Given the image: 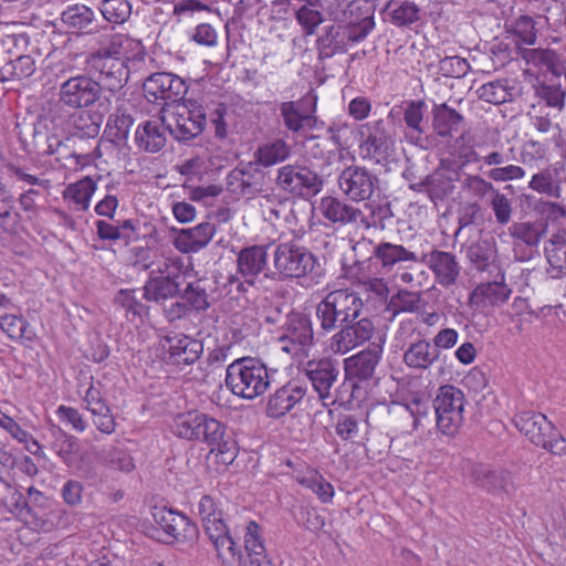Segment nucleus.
I'll return each instance as SVG.
<instances>
[{
	"mask_svg": "<svg viewBox=\"0 0 566 566\" xmlns=\"http://www.w3.org/2000/svg\"><path fill=\"white\" fill-rule=\"evenodd\" d=\"M272 274L268 277L279 280H298L308 275H318L319 264L315 255L305 247L295 242L279 243L273 252Z\"/></svg>",
	"mask_w": 566,
	"mask_h": 566,
	"instance_id": "7ed1b4c3",
	"label": "nucleus"
},
{
	"mask_svg": "<svg viewBox=\"0 0 566 566\" xmlns=\"http://www.w3.org/2000/svg\"><path fill=\"white\" fill-rule=\"evenodd\" d=\"M163 346L168 353V361L177 366L192 365L203 352L201 340L184 334L166 336Z\"/></svg>",
	"mask_w": 566,
	"mask_h": 566,
	"instance_id": "412c9836",
	"label": "nucleus"
},
{
	"mask_svg": "<svg viewBox=\"0 0 566 566\" xmlns=\"http://www.w3.org/2000/svg\"><path fill=\"white\" fill-rule=\"evenodd\" d=\"M314 332L308 315L292 312L287 315L285 333L280 338L282 350L296 354L298 350L313 344Z\"/></svg>",
	"mask_w": 566,
	"mask_h": 566,
	"instance_id": "f3484780",
	"label": "nucleus"
},
{
	"mask_svg": "<svg viewBox=\"0 0 566 566\" xmlns=\"http://www.w3.org/2000/svg\"><path fill=\"white\" fill-rule=\"evenodd\" d=\"M377 178L367 168L348 166L338 176V187L350 200H368L376 187Z\"/></svg>",
	"mask_w": 566,
	"mask_h": 566,
	"instance_id": "4468645a",
	"label": "nucleus"
},
{
	"mask_svg": "<svg viewBox=\"0 0 566 566\" xmlns=\"http://www.w3.org/2000/svg\"><path fill=\"white\" fill-rule=\"evenodd\" d=\"M512 289L505 283V275L499 273L493 281L481 282L469 295V306L489 313L505 304L511 297Z\"/></svg>",
	"mask_w": 566,
	"mask_h": 566,
	"instance_id": "f8f14e48",
	"label": "nucleus"
},
{
	"mask_svg": "<svg viewBox=\"0 0 566 566\" xmlns=\"http://www.w3.org/2000/svg\"><path fill=\"white\" fill-rule=\"evenodd\" d=\"M90 63L99 72V83L111 93L122 90L128 81L129 70L125 62L117 59L91 56Z\"/></svg>",
	"mask_w": 566,
	"mask_h": 566,
	"instance_id": "b1692460",
	"label": "nucleus"
},
{
	"mask_svg": "<svg viewBox=\"0 0 566 566\" xmlns=\"http://www.w3.org/2000/svg\"><path fill=\"white\" fill-rule=\"evenodd\" d=\"M155 524L163 531L165 537L159 536V531L154 530L149 536L161 542L170 543L172 541H184L196 533V527L182 514L167 509L155 507L153 512Z\"/></svg>",
	"mask_w": 566,
	"mask_h": 566,
	"instance_id": "ddd939ff",
	"label": "nucleus"
},
{
	"mask_svg": "<svg viewBox=\"0 0 566 566\" xmlns=\"http://www.w3.org/2000/svg\"><path fill=\"white\" fill-rule=\"evenodd\" d=\"M522 59L527 65L538 69L543 72H549L555 76L566 74V69L556 54L549 49H525L521 52Z\"/></svg>",
	"mask_w": 566,
	"mask_h": 566,
	"instance_id": "4c0bfd02",
	"label": "nucleus"
},
{
	"mask_svg": "<svg viewBox=\"0 0 566 566\" xmlns=\"http://www.w3.org/2000/svg\"><path fill=\"white\" fill-rule=\"evenodd\" d=\"M226 385L234 396L252 400L269 389L268 368L256 358H238L227 368Z\"/></svg>",
	"mask_w": 566,
	"mask_h": 566,
	"instance_id": "f257e3e1",
	"label": "nucleus"
},
{
	"mask_svg": "<svg viewBox=\"0 0 566 566\" xmlns=\"http://www.w3.org/2000/svg\"><path fill=\"white\" fill-rule=\"evenodd\" d=\"M480 99L490 104H503L511 97L510 90L505 81L496 80L483 84L476 90Z\"/></svg>",
	"mask_w": 566,
	"mask_h": 566,
	"instance_id": "4d7b16f0",
	"label": "nucleus"
},
{
	"mask_svg": "<svg viewBox=\"0 0 566 566\" xmlns=\"http://www.w3.org/2000/svg\"><path fill=\"white\" fill-rule=\"evenodd\" d=\"M300 484L311 490L323 503H328L334 496V486L318 473H311L298 480Z\"/></svg>",
	"mask_w": 566,
	"mask_h": 566,
	"instance_id": "680f3d73",
	"label": "nucleus"
},
{
	"mask_svg": "<svg viewBox=\"0 0 566 566\" xmlns=\"http://www.w3.org/2000/svg\"><path fill=\"white\" fill-rule=\"evenodd\" d=\"M133 124L130 115L116 113L108 117L104 133L113 144L120 145L127 140Z\"/></svg>",
	"mask_w": 566,
	"mask_h": 566,
	"instance_id": "09e8293b",
	"label": "nucleus"
},
{
	"mask_svg": "<svg viewBox=\"0 0 566 566\" xmlns=\"http://www.w3.org/2000/svg\"><path fill=\"white\" fill-rule=\"evenodd\" d=\"M291 146L283 139H275L261 145L254 153V163L261 167H272L289 159Z\"/></svg>",
	"mask_w": 566,
	"mask_h": 566,
	"instance_id": "a19ab883",
	"label": "nucleus"
},
{
	"mask_svg": "<svg viewBox=\"0 0 566 566\" xmlns=\"http://www.w3.org/2000/svg\"><path fill=\"white\" fill-rule=\"evenodd\" d=\"M199 419H201V412L198 411L179 413L174 418L171 430L179 438L196 440L198 438Z\"/></svg>",
	"mask_w": 566,
	"mask_h": 566,
	"instance_id": "864d4df0",
	"label": "nucleus"
},
{
	"mask_svg": "<svg viewBox=\"0 0 566 566\" xmlns=\"http://www.w3.org/2000/svg\"><path fill=\"white\" fill-rule=\"evenodd\" d=\"M209 447L211 448L210 452L216 453V457L219 458V461L223 464L232 463L237 457V443L227 434L226 430L221 439L217 441V443H211Z\"/></svg>",
	"mask_w": 566,
	"mask_h": 566,
	"instance_id": "338daca9",
	"label": "nucleus"
},
{
	"mask_svg": "<svg viewBox=\"0 0 566 566\" xmlns=\"http://www.w3.org/2000/svg\"><path fill=\"white\" fill-rule=\"evenodd\" d=\"M167 127L163 120H146L139 125L135 133L138 147L148 153H157L166 145Z\"/></svg>",
	"mask_w": 566,
	"mask_h": 566,
	"instance_id": "f704fd0d",
	"label": "nucleus"
},
{
	"mask_svg": "<svg viewBox=\"0 0 566 566\" xmlns=\"http://www.w3.org/2000/svg\"><path fill=\"white\" fill-rule=\"evenodd\" d=\"M268 266V248L254 244L240 250L237 255V272L242 279L253 285L258 276Z\"/></svg>",
	"mask_w": 566,
	"mask_h": 566,
	"instance_id": "a878e982",
	"label": "nucleus"
},
{
	"mask_svg": "<svg viewBox=\"0 0 566 566\" xmlns=\"http://www.w3.org/2000/svg\"><path fill=\"white\" fill-rule=\"evenodd\" d=\"M161 114L168 132L178 140H189L198 136L206 123V114L201 107L189 108L178 103L164 107Z\"/></svg>",
	"mask_w": 566,
	"mask_h": 566,
	"instance_id": "0eeeda50",
	"label": "nucleus"
},
{
	"mask_svg": "<svg viewBox=\"0 0 566 566\" xmlns=\"http://www.w3.org/2000/svg\"><path fill=\"white\" fill-rule=\"evenodd\" d=\"M206 534L213 544L217 555L221 559H241V553L229 533L222 515L202 523Z\"/></svg>",
	"mask_w": 566,
	"mask_h": 566,
	"instance_id": "bb28decb",
	"label": "nucleus"
},
{
	"mask_svg": "<svg viewBox=\"0 0 566 566\" xmlns=\"http://www.w3.org/2000/svg\"><path fill=\"white\" fill-rule=\"evenodd\" d=\"M559 113L552 112L543 105H532L528 116L532 125L541 134H548L554 130H559L557 117Z\"/></svg>",
	"mask_w": 566,
	"mask_h": 566,
	"instance_id": "5fc2aeb1",
	"label": "nucleus"
},
{
	"mask_svg": "<svg viewBox=\"0 0 566 566\" xmlns=\"http://www.w3.org/2000/svg\"><path fill=\"white\" fill-rule=\"evenodd\" d=\"M51 432L54 437V441L52 442L54 453L70 469H81L82 455L80 453L77 438L55 426L52 427Z\"/></svg>",
	"mask_w": 566,
	"mask_h": 566,
	"instance_id": "2f4dec72",
	"label": "nucleus"
},
{
	"mask_svg": "<svg viewBox=\"0 0 566 566\" xmlns=\"http://www.w3.org/2000/svg\"><path fill=\"white\" fill-rule=\"evenodd\" d=\"M514 426L532 443L555 455L566 454V439L556 430L547 417L531 410L521 411L513 418Z\"/></svg>",
	"mask_w": 566,
	"mask_h": 566,
	"instance_id": "20e7f679",
	"label": "nucleus"
},
{
	"mask_svg": "<svg viewBox=\"0 0 566 566\" xmlns=\"http://www.w3.org/2000/svg\"><path fill=\"white\" fill-rule=\"evenodd\" d=\"M176 277H151L144 286V296L148 301L160 302L174 297L179 291Z\"/></svg>",
	"mask_w": 566,
	"mask_h": 566,
	"instance_id": "a18cd8bd",
	"label": "nucleus"
},
{
	"mask_svg": "<svg viewBox=\"0 0 566 566\" xmlns=\"http://www.w3.org/2000/svg\"><path fill=\"white\" fill-rule=\"evenodd\" d=\"M438 429L447 436H454L463 423L464 394L452 385H444L433 400Z\"/></svg>",
	"mask_w": 566,
	"mask_h": 566,
	"instance_id": "423d86ee",
	"label": "nucleus"
},
{
	"mask_svg": "<svg viewBox=\"0 0 566 566\" xmlns=\"http://www.w3.org/2000/svg\"><path fill=\"white\" fill-rule=\"evenodd\" d=\"M507 231L513 239L514 249L518 245L536 249L546 234L547 226L542 221H518L513 222Z\"/></svg>",
	"mask_w": 566,
	"mask_h": 566,
	"instance_id": "c9c22d12",
	"label": "nucleus"
},
{
	"mask_svg": "<svg viewBox=\"0 0 566 566\" xmlns=\"http://www.w3.org/2000/svg\"><path fill=\"white\" fill-rule=\"evenodd\" d=\"M184 268V261L180 256L171 253L156 251L149 263L144 264L145 270L150 274H158V277H177Z\"/></svg>",
	"mask_w": 566,
	"mask_h": 566,
	"instance_id": "79ce46f5",
	"label": "nucleus"
},
{
	"mask_svg": "<svg viewBox=\"0 0 566 566\" xmlns=\"http://www.w3.org/2000/svg\"><path fill=\"white\" fill-rule=\"evenodd\" d=\"M473 476L483 488L507 492L509 476L502 471L479 467L474 470Z\"/></svg>",
	"mask_w": 566,
	"mask_h": 566,
	"instance_id": "052dcab7",
	"label": "nucleus"
},
{
	"mask_svg": "<svg viewBox=\"0 0 566 566\" xmlns=\"http://www.w3.org/2000/svg\"><path fill=\"white\" fill-rule=\"evenodd\" d=\"M284 126L292 133L311 127L316 111V97L306 95L297 101L282 102L279 105Z\"/></svg>",
	"mask_w": 566,
	"mask_h": 566,
	"instance_id": "6ab92c4d",
	"label": "nucleus"
},
{
	"mask_svg": "<svg viewBox=\"0 0 566 566\" xmlns=\"http://www.w3.org/2000/svg\"><path fill=\"white\" fill-rule=\"evenodd\" d=\"M536 105L546 106L552 112L560 114L565 107V93L560 86L542 84L536 88Z\"/></svg>",
	"mask_w": 566,
	"mask_h": 566,
	"instance_id": "6e6d98bb",
	"label": "nucleus"
},
{
	"mask_svg": "<svg viewBox=\"0 0 566 566\" xmlns=\"http://www.w3.org/2000/svg\"><path fill=\"white\" fill-rule=\"evenodd\" d=\"M146 98L151 103H164L167 107L184 99L188 86L172 73L158 72L149 75L143 85Z\"/></svg>",
	"mask_w": 566,
	"mask_h": 566,
	"instance_id": "9b49d317",
	"label": "nucleus"
},
{
	"mask_svg": "<svg viewBox=\"0 0 566 566\" xmlns=\"http://www.w3.org/2000/svg\"><path fill=\"white\" fill-rule=\"evenodd\" d=\"M429 400L415 396L409 403L395 405L390 412L401 422L399 429L402 432H412L418 428L421 419L429 415Z\"/></svg>",
	"mask_w": 566,
	"mask_h": 566,
	"instance_id": "c756f323",
	"label": "nucleus"
},
{
	"mask_svg": "<svg viewBox=\"0 0 566 566\" xmlns=\"http://www.w3.org/2000/svg\"><path fill=\"white\" fill-rule=\"evenodd\" d=\"M276 185L294 196L310 197L322 190L324 180L305 166L285 165L277 170Z\"/></svg>",
	"mask_w": 566,
	"mask_h": 566,
	"instance_id": "9d476101",
	"label": "nucleus"
},
{
	"mask_svg": "<svg viewBox=\"0 0 566 566\" xmlns=\"http://www.w3.org/2000/svg\"><path fill=\"white\" fill-rule=\"evenodd\" d=\"M313 390L317 394L324 407L336 403L334 386L338 379L339 370L335 361L329 358L308 360L302 368Z\"/></svg>",
	"mask_w": 566,
	"mask_h": 566,
	"instance_id": "1a4fd4ad",
	"label": "nucleus"
},
{
	"mask_svg": "<svg viewBox=\"0 0 566 566\" xmlns=\"http://www.w3.org/2000/svg\"><path fill=\"white\" fill-rule=\"evenodd\" d=\"M427 264L436 276V281L443 287L454 285L461 273V265L457 256L450 252L432 250L420 259Z\"/></svg>",
	"mask_w": 566,
	"mask_h": 566,
	"instance_id": "5701e85b",
	"label": "nucleus"
},
{
	"mask_svg": "<svg viewBox=\"0 0 566 566\" xmlns=\"http://www.w3.org/2000/svg\"><path fill=\"white\" fill-rule=\"evenodd\" d=\"M103 115L98 112L81 109L70 118V126L80 137L94 138L98 135Z\"/></svg>",
	"mask_w": 566,
	"mask_h": 566,
	"instance_id": "37998d69",
	"label": "nucleus"
},
{
	"mask_svg": "<svg viewBox=\"0 0 566 566\" xmlns=\"http://www.w3.org/2000/svg\"><path fill=\"white\" fill-rule=\"evenodd\" d=\"M307 392V386L300 379H292L280 387L269 397L266 415L270 418H280L290 412Z\"/></svg>",
	"mask_w": 566,
	"mask_h": 566,
	"instance_id": "aec40b11",
	"label": "nucleus"
},
{
	"mask_svg": "<svg viewBox=\"0 0 566 566\" xmlns=\"http://www.w3.org/2000/svg\"><path fill=\"white\" fill-rule=\"evenodd\" d=\"M91 56L117 59L122 62L143 61L145 50L140 41L125 34L112 35L107 45Z\"/></svg>",
	"mask_w": 566,
	"mask_h": 566,
	"instance_id": "393cba45",
	"label": "nucleus"
},
{
	"mask_svg": "<svg viewBox=\"0 0 566 566\" xmlns=\"http://www.w3.org/2000/svg\"><path fill=\"white\" fill-rule=\"evenodd\" d=\"M319 211L326 220L334 224H360L365 229L371 228L370 221L359 208L337 197H323L319 202Z\"/></svg>",
	"mask_w": 566,
	"mask_h": 566,
	"instance_id": "a211bd4d",
	"label": "nucleus"
},
{
	"mask_svg": "<svg viewBox=\"0 0 566 566\" xmlns=\"http://www.w3.org/2000/svg\"><path fill=\"white\" fill-rule=\"evenodd\" d=\"M426 107L423 101H409L403 108L405 136L412 145L419 147H424L428 142V123L424 118Z\"/></svg>",
	"mask_w": 566,
	"mask_h": 566,
	"instance_id": "cd10ccee",
	"label": "nucleus"
},
{
	"mask_svg": "<svg viewBox=\"0 0 566 566\" xmlns=\"http://www.w3.org/2000/svg\"><path fill=\"white\" fill-rule=\"evenodd\" d=\"M420 303L421 296L419 293L401 290L390 297L386 311L392 317L400 313H415L420 308Z\"/></svg>",
	"mask_w": 566,
	"mask_h": 566,
	"instance_id": "8fccbe9b",
	"label": "nucleus"
},
{
	"mask_svg": "<svg viewBox=\"0 0 566 566\" xmlns=\"http://www.w3.org/2000/svg\"><path fill=\"white\" fill-rule=\"evenodd\" d=\"M463 120V116L446 103L434 105L432 109V129L440 137L451 136Z\"/></svg>",
	"mask_w": 566,
	"mask_h": 566,
	"instance_id": "58836bf2",
	"label": "nucleus"
},
{
	"mask_svg": "<svg viewBox=\"0 0 566 566\" xmlns=\"http://www.w3.org/2000/svg\"><path fill=\"white\" fill-rule=\"evenodd\" d=\"M244 549L247 557L242 566H274L268 558L260 525L251 521L244 533Z\"/></svg>",
	"mask_w": 566,
	"mask_h": 566,
	"instance_id": "473e14b6",
	"label": "nucleus"
},
{
	"mask_svg": "<svg viewBox=\"0 0 566 566\" xmlns=\"http://www.w3.org/2000/svg\"><path fill=\"white\" fill-rule=\"evenodd\" d=\"M419 13L417 4L405 1L391 11V22L398 27H407L419 20Z\"/></svg>",
	"mask_w": 566,
	"mask_h": 566,
	"instance_id": "774afa93",
	"label": "nucleus"
},
{
	"mask_svg": "<svg viewBox=\"0 0 566 566\" xmlns=\"http://www.w3.org/2000/svg\"><path fill=\"white\" fill-rule=\"evenodd\" d=\"M199 422V429L197 430L198 438H196V441H201L210 446L221 439L226 427L222 422L202 412Z\"/></svg>",
	"mask_w": 566,
	"mask_h": 566,
	"instance_id": "bf43d9fd",
	"label": "nucleus"
},
{
	"mask_svg": "<svg viewBox=\"0 0 566 566\" xmlns=\"http://www.w3.org/2000/svg\"><path fill=\"white\" fill-rule=\"evenodd\" d=\"M365 139L360 145L364 158L376 163L387 160L395 151V128L385 119L368 122L363 125Z\"/></svg>",
	"mask_w": 566,
	"mask_h": 566,
	"instance_id": "6e6552de",
	"label": "nucleus"
},
{
	"mask_svg": "<svg viewBox=\"0 0 566 566\" xmlns=\"http://www.w3.org/2000/svg\"><path fill=\"white\" fill-rule=\"evenodd\" d=\"M373 258L380 264L382 273H391L401 266L420 262L418 255L401 244L379 242L373 247Z\"/></svg>",
	"mask_w": 566,
	"mask_h": 566,
	"instance_id": "4be33fe9",
	"label": "nucleus"
},
{
	"mask_svg": "<svg viewBox=\"0 0 566 566\" xmlns=\"http://www.w3.org/2000/svg\"><path fill=\"white\" fill-rule=\"evenodd\" d=\"M440 353L433 348L426 339H419L411 343L405 350L402 361L415 370H426L430 368L438 359Z\"/></svg>",
	"mask_w": 566,
	"mask_h": 566,
	"instance_id": "e433bc0d",
	"label": "nucleus"
},
{
	"mask_svg": "<svg viewBox=\"0 0 566 566\" xmlns=\"http://www.w3.org/2000/svg\"><path fill=\"white\" fill-rule=\"evenodd\" d=\"M35 71L34 60L30 55H18L0 69V81L22 80Z\"/></svg>",
	"mask_w": 566,
	"mask_h": 566,
	"instance_id": "de8ad7c7",
	"label": "nucleus"
},
{
	"mask_svg": "<svg viewBox=\"0 0 566 566\" xmlns=\"http://www.w3.org/2000/svg\"><path fill=\"white\" fill-rule=\"evenodd\" d=\"M94 20V11L85 4L67 7L61 13V21L69 29L86 30L93 24Z\"/></svg>",
	"mask_w": 566,
	"mask_h": 566,
	"instance_id": "49530a36",
	"label": "nucleus"
},
{
	"mask_svg": "<svg viewBox=\"0 0 566 566\" xmlns=\"http://www.w3.org/2000/svg\"><path fill=\"white\" fill-rule=\"evenodd\" d=\"M381 353V346L375 345L370 349L361 350L360 353L346 358L345 371L347 377L356 378L358 380L370 379L380 360Z\"/></svg>",
	"mask_w": 566,
	"mask_h": 566,
	"instance_id": "7c9ffc66",
	"label": "nucleus"
},
{
	"mask_svg": "<svg viewBox=\"0 0 566 566\" xmlns=\"http://www.w3.org/2000/svg\"><path fill=\"white\" fill-rule=\"evenodd\" d=\"M545 258L549 264L551 276L562 277L566 275V229L555 231L544 248Z\"/></svg>",
	"mask_w": 566,
	"mask_h": 566,
	"instance_id": "72a5a7b5",
	"label": "nucleus"
},
{
	"mask_svg": "<svg viewBox=\"0 0 566 566\" xmlns=\"http://www.w3.org/2000/svg\"><path fill=\"white\" fill-rule=\"evenodd\" d=\"M208 281L197 280L187 284L182 292V300L186 301L188 307L195 311H206L210 307L208 295Z\"/></svg>",
	"mask_w": 566,
	"mask_h": 566,
	"instance_id": "603ef678",
	"label": "nucleus"
},
{
	"mask_svg": "<svg viewBox=\"0 0 566 566\" xmlns=\"http://www.w3.org/2000/svg\"><path fill=\"white\" fill-rule=\"evenodd\" d=\"M98 10L107 22L124 24L132 15V3L128 0H102Z\"/></svg>",
	"mask_w": 566,
	"mask_h": 566,
	"instance_id": "3c124183",
	"label": "nucleus"
},
{
	"mask_svg": "<svg viewBox=\"0 0 566 566\" xmlns=\"http://www.w3.org/2000/svg\"><path fill=\"white\" fill-rule=\"evenodd\" d=\"M96 190V184L90 177H85L74 184H70L63 191V198L71 200L78 210L85 211L90 207L91 198Z\"/></svg>",
	"mask_w": 566,
	"mask_h": 566,
	"instance_id": "c03bdc74",
	"label": "nucleus"
},
{
	"mask_svg": "<svg viewBox=\"0 0 566 566\" xmlns=\"http://www.w3.org/2000/svg\"><path fill=\"white\" fill-rule=\"evenodd\" d=\"M295 19L306 35H313L317 27L324 22L322 12L310 6H302L295 12Z\"/></svg>",
	"mask_w": 566,
	"mask_h": 566,
	"instance_id": "0e129e2a",
	"label": "nucleus"
},
{
	"mask_svg": "<svg viewBox=\"0 0 566 566\" xmlns=\"http://www.w3.org/2000/svg\"><path fill=\"white\" fill-rule=\"evenodd\" d=\"M459 178L457 170L449 167H441L433 174L427 176L429 184V197L431 201L442 200L454 191L455 181Z\"/></svg>",
	"mask_w": 566,
	"mask_h": 566,
	"instance_id": "ea45409f",
	"label": "nucleus"
},
{
	"mask_svg": "<svg viewBox=\"0 0 566 566\" xmlns=\"http://www.w3.org/2000/svg\"><path fill=\"white\" fill-rule=\"evenodd\" d=\"M490 206L494 212L495 220L501 226H506L513 213L511 200L499 190L491 197Z\"/></svg>",
	"mask_w": 566,
	"mask_h": 566,
	"instance_id": "69168bd1",
	"label": "nucleus"
},
{
	"mask_svg": "<svg viewBox=\"0 0 566 566\" xmlns=\"http://www.w3.org/2000/svg\"><path fill=\"white\" fill-rule=\"evenodd\" d=\"M364 308V302L357 292L350 289L334 290L316 305L319 327L327 333L338 326L356 321Z\"/></svg>",
	"mask_w": 566,
	"mask_h": 566,
	"instance_id": "f03ea898",
	"label": "nucleus"
},
{
	"mask_svg": "<svg viewBox=\"0 0 566 566\" xmlns=\"http://www.w3.org/2000/svg\"><path fill=\"white\" fill-rule=\"evenodd\" d=\"M227 184L232 193L250 198L264 190L266 172L252 160L231 170Z\"/></svg>",
	"mask_w": 566,
	"mask_h": 566,
	"instance_id": "2eb2a0df",
	"label": "nucleus"
},
{
	"mask_svg": "<svg viewBox=\"0 0 566 566\" xmlns=\"http://www.w3.org/2000/svg\"><path fill=\"white\" fill-rule=\"evenodd\" d=\"M0 327L12 339H32V335L28 334L29 324L20 316H0Z\"/></svg>",
	"mask_w": 566,
	"mask_h": 566,
	"instance_id": "e2e57ef3",
	"label": "nucleus"
},
{
	"mask_svg": "<svg viewBox=\"0 0 566 566\" xmlns=\"http://www.w3.org/2000/svg\"><path fill=\"white\" fill-rule=\"evenodd\" d=\"M59 103L70 109H85L99 102L98 108L108 112L111 101L102 98V85L91 76L80 74L62 82L57 92Z\"/></svg>",
	"mask_w": 566,
	"mask_h": 566,
	"instance_id": "39448f33",
	"label": "nucleus"
},
{
	"mask_svg": "<svg viewBox=\"0 0 566 566\" xmlns=\"http://www.w3.org/2000/svg\"><path fill=\"white\" fill-rule=\"evenodd\" d=\"M340 27L331 25L324 34L317 39V48L321 57H331L337 52L345 51V44L339 40Z\"/></svg>",
	"mask_w": 566,
	"mask_h": 566,
	"instance_id": "13d9d810",
	"label": "nucleus"
},
{
	"mask_svg": "<svg viewBox=\"0 0 566 566\" xmlns=\"http://www.w3.org/2000/svg\"><path fill=\"white\" fill-rule=\"evenodd\" d=\"M214 233V224L202 222L193 228L181 229L174 239V245L181 253H195L206 248Z\"/></svg>",
	"mask_w": 566,
	"mask_h": 566,
	"instance_id": "c85d7f7f",
	"label": "nucleus"
},
{
	"mask_svg": "<svg viewBox=\"0 0 566 566\" xmlns=\"http://www.w3.org/2000/svg\"><path fill=\"white\" fill-rule=\"evenodd\" d=\"M340 326L342 328L332 336L329 343V348L334 354L350 352L369 340L375 333L374 323L366 317Z\"/></svg>",
	"mask_w": 566,
	"mask_h": 566,
	"instance_id": "dca6fc26",
	"label": "nucleus"
}]
</instances>
